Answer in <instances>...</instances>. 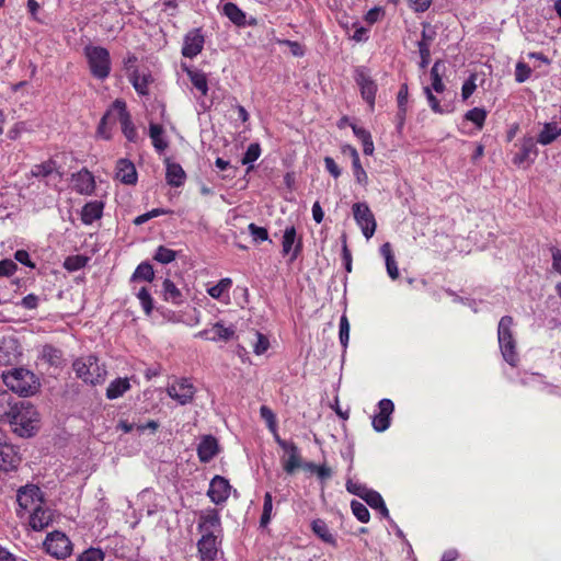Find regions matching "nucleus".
Wrapping results in <instances>:
<instances>
[{
	"label": "nucleus",
	"instance_id": "nucleus-1",
	"mask_svg": "<svg viewBox=\"0 0 561 561\" xmlns=\"http://www.w3.org/2000/svg\"><path fill=\"white\" fill-rule=\"evenodd\" d=\"M3 383L20 397H32L38 392L41 381L30 369L23 367L11 368L1 375Z\"/></svg>",
	"mask_w": 561,
	"mask_h": 561
},
{
	"label": "nucleus",
	"instance_id": "nucleus-2",
	"mask_svg": "<svg viewBox=\"0 0 561 561\" xmlns=\"http://www.w3.org/2000/svg\"><path fill=\"white\" fill-rule=\"evenodd\" d=\"M13 413L7 422L13 427L14 433L21 437H30L35 434L38 423V413L30 402L18 401Z\"/></svg>",
	"mask_w": 561,
	"mask_h": 561
},
{
	"label": "nucleus",
	"instance_id": "nucleus-3",
	"mask_svg": "<svg viewBox=\"0 0 561 561\" xmlns=\"http://www.w3.org/2000/svg\"><path fill=\"white\" fill-rule=\"evenodd\" d=\"M78 378L91 385H98L104 381L106 369L99 364L94 355H87L77 358L72 364Z\"/></svg>",
	"mask_w": 561,
	"mask_h": 561
},
{
	"label": "nucleus",
	"instance_id": "nucleus-4",
	"mask_svg": "<svg viewBox=\"0 0 561 561\" xmlns=\"http://www.w3.org/2000/svg\"><path fill=\"white\" fill-rule=\"evenodd\" d=\"M513 324L514 321L512 317H502L497 327V340L503 358L510 365L515 366L518 362V354L516 351V341L512 332Z\"/></svg>",
	"mask_w": 561,
	"mask_h": 561
},
{
	"label": "nucleus",
	"instance_id": "nucleus-5",
	"mask_svg": "<svg viewBox=\"0 0 561 561\" xmlns=\"http://www.w3.org/2000/svg\"><path fill=\"white\" fill-rule=\"evenodd\" d=\"M16 516L24 519L30 512L45 504L44 493L36 484H25L16 491Z\"/></svg>",
	"mask_w": 561,
	"mask_h": 561
},
{
	"label": "nucleus",
	"instance_id": "nucleus-6",
	"mask_svg": "<svg viewBox=\"0 0 561 561\" xmlns=\"http://www.w3.org/2000/svg\"><path fill=\"white\" fill-rule=\"evenodd\" d=\"M85 56L92 75L98 79H105L110 75L111 61L107 49L100 46H88Z\"/></svg>",
	"mask_w": 561,
	"mask_h": 561
},
{
	"label": "nucleus",
	"instance_id": "nucleus-7",
	"mask_svg": "<svg viewBox=\"0 0 561 561\" xmlns=\"http://www.w3.org/2000/svg\"><path fill=\"white\" fill-rule=\"evenodd\" d=\"M43 546L48 554L59 560L68 558L72 552L70 539L58 530L47 534Z\"/></svg>",
	"mask_w": 561,
	"mask_h": 561
},
{
	"label": "nucleus",
	"instance_id": "nucleus-8",
	"mask_svg": "<svg viewBox=\"0 0 561 561\" xmlns=\"http://www.w3.org/2000/svg\"><path fill=\"white\" fill-rule=\"evenodd\" d=\"M356 224L360 227L366 239H370L376 231V220L366 203H355L352 207Z\"/></svg>",
	"mask_w": 561,
	"mask_h": 561
},
{
	"label": "nucleus",
	"instance_id": "nucleus-9",
	"mask_svg": "<svg viewBox=\"0 0 561 561\" xmlns=\"http://www.w3.org/2000/svg\"><path fill=\"white\" fill-rule=\"evenodd\" d=\"M198 531L202 535H219L221 533V519L215 508L202 511L198 515Z\"/></svg>",
	"mask_w": 561,
	"mask_h": 561
},
{
	"label": "nucleus",
	"instance_id": "nucleus-10",
	"mask_svg": "<svg viewBox=\"0 0 561 561\" xmlns=\"http://www.w3.org/2000/svg\"><path fill=\"white\" fill-rule=\"evenodd\" d=\"M55 518V513L51 508L45 506V504H42L34 511L30 512L26 515V518L28 520V526L34 531H42L45 528H47L49 525L53 524Z\"/></svg>",
	"mask_w": 561,
	"mask_h": 561
},
{
	"label": "nucleus",
	"instance_id": "nucleus-11",
	"mask_svg": "<svg viewBox=\"0 0 561 561\" xmlns=\"http://www.w3.org/2000/svg\"><path fill=\"white\" fill-rule=\"evenodd\" d=\"M355 81L360 89L362 98L373 108L375 105L377 84L367 73L364 68H358L355 71Z\"/></svg>",
	"mask_w": 561,
	"mask_h": 561
},
{
	"label": "nucleus",
	"instance_id": "nucleus-12",
	"mask_svg": "<svg viewBox=\"0 0 561 561\" xmlns=\"http://www.w3.org/2000/svg\"><path fill=\"white\" fill-rule=\"evenodd\" d=\"M167 393L170 398L184 405L193 400L195 388L187 379H180L168 386Z\"/></svg>",
	"mask_w": 561,
	"mask_h": 561
},
{
	"label": "nucleus",
	"instance_id": "nucleus-13",
	"mask_svg": "<svg viewBox=\"0 0 561 561\" xmlns=\"http://www.w3.org/2000/svg\"><path fill=\"white\" fill-rule=\"evenodd\" d=\"M231 485L226 478L215 476L209 483L207 495L213 503L219 505L228 500Z\"/></svg>",
	"mask_w": 561,
	"mask_h": 561
},
{
	"label": "nucleus",
	"instance_id": "nucleus-14",
	"mask_svg": "<svg viewBox=\"0 0 561 561\" xmlns=\"http://www.w3.org/2000/svg\"><path fill=\"white\" fill-rule=\"evenodd\" d=\"M205 43L202 28H193L184 36L182 55L186 58L196 57L203 49Z\"/></svg>",
	"mask_w": 561,
	"mask_h": 561
},
{
	"label": "nucleus",
	"instance_id": "nucleus-15",
	"mask_svg": "<svg viewBox=\"0 0 561 561\" xmlns=\"http://www.w3.org/2000/svg\"><path fill=\"white\" fill-rule=\"evenodd\" d=\"M379 413L374 415L371 425L376 432H385L390 426V415L394 410L390 399H382L378 403Z\"/></svg>",
	"mask_w": 561,
	"mask_h": 561
},
{
	"label": "nucleus",
	"instance_id": "nucleus-16",
	"mask_svg": "<svg viewBox=\"0 0 561 561\" xmlns=\"http://www.w3.org/2000/svg\"><path fill=\"white\" fill-rule=\"evenodd\" d=\"M113 110L117 111L118 121L122 125V131L129 141H135L137 138V130L131 122L130 115L126 110V104L122 100H115Z\"/></svg>",
	"mask_w": 561,
	"mask_h": 561
},
{
	"label": "nucleus",
	"instance_id": "nucleus-17",
	"mask_svg": "<svg viewBox=\"0 0 561 561\" xmlns=\"http://www.w3.org/2000/svg\"><path fill=\"white\" fill-rule=\"evenodd\" d=\"M234 335L233 328H227L222 323L217 322L210 329L199 331L195 334L196 337L207 341H229Z\"/></svg>",
	"mask_w": 561,
	"mask_h": 561
},
{
	"label": "nucleus",
	"instance_id": "nucleus-18",
	"mask_svg": "<svg viewBox=\"0 0 561 561\" xmlns=\"http://www.w3.org/2000/svg\"><path fill=\"white\" fill-rule=\"evenodd\" d=\"M21 356L20 345L15 339H3L0 343V365H11Z\"/></svg>",
	"mask_w": 561,
	"mask_h": 561
},
{
	"label": "nucleus",
	"instance_id": "nucleus-19",
	"mask_svg": "<svg viewBox=\"0 0 561 561\" xmlns=\"http://www.w3.org/2000/svg\"><path fill=\"white\" fill-rule=\"evenodd\" d=\"M20 462L21 457L19 456L15 447L10 444L0 443V470L5 472L15 470Z\"/></svg>",
	"mask_w": 561,
	"mask_h": 561
},
{
	"label": "nucleus",
	"instance_id": "nucleus-20",
	"mask_svg": "<svg viewBox=\"0 0 561 561\" xmlns=\"http://www.w3.org/2000/svg\"><path fill=\"white\" fill-rule=\"evenodd\" d=\"M279 447L287 454V459L283 461V469L288 473L291 474L294 471L304 465L301 463V458L299 454V449L297 445L291 443H280Z\"/></svg>",
	"mask_w": 561,
	"mask_h": 561
},
{
	"label": "nucleus",
	"instance_id": "nucleus-21",
	"mask_svg": "<svg viewBox=\"0 0 561 561\" xmlns=\"http://www.w3.org/2000/svg\"><path fill=\"white\" fill-rule=\"evenodd\" d=\"M219 453L218 440L213 435H204L197 446V456L202 462H209Z\"/></svg>",
	"mask_w": 561,
	"mask_h": 561
},
{
	"label": "nucleus",
	"instance_id": "nucleus-22",
	"mask_svg": "<svg viewBox=\"0 0 561 561\" xmlns=\"http://www.w3.org/2000/svg\"><path fill=\"white\" fill-rule=\"evenodd\" d=\"M197 548L203 561L215 560L218 552V535H202Z\"/></svg>",
	"mask_w": 561,
	"mask_h": 561
},
{
	"label": "nucleus",
	"instance_id": "nucleus-23",
	"mask_svg": "<svg viewBox=\"0 0 561 561\" xmlns=\"http://www.w3.org/2000/svg\"><path fill=\"white\" fill-rule=\"evenodd\" d=\"M75 190L82 195H91L95 190L94 176L87 169L72 175Z\"/></svg>",
	"mask_w": 561,
	"mask_h": 561
},
{
	"label": "nucleus",
	"instance_id": "nucleus-24",
	"mask_svg": "<svg viewBox=\"0 0 561 561\" xmlns=\"http://www.w3.org/2000/svg\"><path fill=\"white\" fill-rule=\"evenodd\" d=\"M537 156L538 149L535 139L527 137L522 140L519 151L515 154L513 161L520 165L525 162H534Z\"/></svg>",
	"mask_w": 561,
	"mask_h": 561
},
{
	"label": "nucleus",
	"instance_id": "nucleus-25",
	"mask_svg": "<svg viewBox=\"0 0 561 561\" xmlns=\"http://www.w3.org/2000/svg\"><path fill=\"white\" fill-rule=\"evenodd\" d=\"M116 178L124 184H135L137 182V171L134 163L127 159H119L116 164Z\"/></svg>",
	"mask_w": 561,
	"mask_h": 561
},
{
	"label": "nucleus",
	"instance_id": "nucleus-26",
	"mask_svg": "<svg viewBox=\"0 0 561 561\" xmlns=\"http://www.w3.org/2000/svg\"><path fill=\"white\" fill-rule=\"evenodd\" d=\"M561 136V127L557 122L545 123L541 131L538 134L537 142L542 146L552 144Z\"/></svg>",
	"mask_w": 561,
	"mask_h": 561
},
{
	"label": "nucleus",
	"instance_id": "nucleus-27",
	"mask_svg": "<svg viewBox=\"0 0 561 561\" xmlns=\"http://www.w3.org/2000/svg\"><path fill=\"white\" fill-rule=\"evenodd\" d=\"M130 388L131 385L128 378L118 377L110 382L105 396L108 400H115L123 397Z\"/></svg>",
	"mask_w": 561,
	"mask_h": 561
},
{
	"label": "nucleus",
	"instance_id": "nucleus-28",
	"mask_svg": "<svg viewBox=\"0 0 561 561\" xmlns=\"http://www.w3.org/2000/svg\"><path fill=\"white\" fill-rule=\"evenodd\" d=\"M129 81L138 94L147 95L149 93L148 87L152 82V76L150 72H140L135 69L129 75Z\"/></svg>",
	"mask_w": 561,
	"mask_h": 561
},
{
	"label": "nucleus",
	"instance_id": "nucleus-29",
	"mask_svg": "<svg viewBox=\"0 0 561 561\" xmlns=\"http://www.w3.org/2000/svg\"><path fill=\"white\" fill-rule=\"evenodd\" d=\"M103 214V203L99 201H92L87 203L81 211V220L84 225H91L95 220L100 219Z\"/></svg>",
	"mask_w": 561,
	"mask_h": 561
},
{
	"label": "nucleus",
	"instance_id": "nucleus-30",
	"mask_svg": "<svg viewBox=\"0 0 561 561\" xmlns=\"http://www.w3.org/2000/svg\"><path fill=\"white\" fill-rule=\"evenodd\" d=\"M165 179L169 185L180 187L184 184L186 174L179 163H171L167 160Z\"/></svg>",
	"mask_w": 561,
	"mask_h": 561
},
{
	"label": "nucleus",
	"instance_id": "nucleus-31",
	"mask_svg": "<svg viewBox=\"0 0 561 561\" xmlns=\"http://www.w3.org/2000/svg\"><path fill=\"white\" fill-rule=\"evenodd\" d=\"M311 529L314 533V535L317 537H319L323 542L329 543L333 547H336V545H337L336 538L331 533L329 526L327 525V523L323 519L317 518V519L312 520Z\"/></svg>",
	"mask_w": 561,
	"mask_h": 561
},
{
	"label": "nucleus",
	"instance_id": "nucleus-32",
	"mask_svg": "<svg viewBox=\"0 0 561 561\" xmlns=\"http://www.w3.org/2000/svg\"><path fill=\"white\" fill-rule=\"evenodd\" d=\"M351 127L356 138L363 145V152L366 156H371L374 153L375 146L370 133L367 129L357 126L356 124H351Z\"/></svg>",
	"mask_w": 561,
	"mask_h": 561
},
{
	"label": "nucleus",
	"instance_id": "nucleus-33",
	"mask_svg": "<svg viewBox=\"0 0 561 561\" xmlns=\"http://www.w3.org/2000/svg\"><path fill=\"white\" fill-rule=\"evenodd\" d=\"M163 299L173 305H181L184 302L182 291L175 286V284L169 278L164 279L163 284Z\"/></svg>",
	"mask_w": 561,
	"mask_h": 561
},
{
	"label": "nucleus",
	"instance_id": "nucleus-34",
	"mask_svg": "<svg viewBox=\"0 0 561 561\" xmlns=\"http://www.w3.org/2000/svg\"><path fill=\"white\" fill-rule=\"evenodd\" d=\"M14 397L7 390H0V421L7 422L16 404Z\"/></svg>",
	"mask_w": 561,
	"mask_h": 561
},
{
	"label": "nucleus",
	"instance_id": "nucleus-35",
	"mask_svg": "<svg viewBox=\"0 0 561 561\" xmlns=\"http://www.w3.org/2000/svg\"><path fill=\"white\" fill-rule=\"evenodd\" d=\"M41 359L47 363L49 366L58 367L62 363V352L61 350L46 344L42 347L41 351Z\"/></svg>",
	"mask_w": 561,
	"mask_h": 561
},
{
	"label": "nucleus",
	"instance_id": "nucleus-36",
	"mask_svg": "<svg viewBox=\"0 0 561 561\" xmlns=\"http://www.w3.org/2000/svg\"><path fill=\"white\" fill-rule=\"evenodd\" d=\"M444 70L445 66L442 60H436L431 69L432 84L430 88L436 93H443L445 91V84L442 79Z\"/></svg>",
	"mask_w": 561,
	"mask_h": 561
},
{
	"label": "nucleus",
	"instance_id": "nucleus-37",
	"mask_svg": "<svg viewBox=\"0 0 561 561\" xmlns=\"http://www.w3.org/2000/svg\"><path fill=\"white\" fill-rule=\"evenodd\" d=\"M224 14L237 26L245 25V13L233 2H227L222 8Z\"/></svg>",
	"mask_w": 561,
	"mask_h": 561
},
{
	"label": "nucleus",
	"instance_id": "nucleus-38",
	"mask_svg": "<svg viewBox=\"0 0 561 561\" xmlns=\"http://www.w3.org/2000/svg\"><path fill=\"white\" fill-rule=\"evenodd\" d=\"M149 136L158 152H162L168 148V141L163 138V128L161 125L151 123L149 125Z\"/></svg>",
	"mask_w": 561,
	"mask_h": 561
},
{
	"label": "nucleus",
	"instance_id": "nucleus-39",
	"mask_svg": "<svg viewBox=\"0 0 561 561\" xmlns=\"http://www.w3.org/2000/svg\"><path fill=\"white\" fill-rule=\"evenodd\" d=\"M154 278V271L150 263L142 262L140 263L130 277V283H135L137 280L152 282Z\"/></svg>",
	"mask_w": 561,
	"mask_h": 561
},
{
	"label": "nucleus",
	"instance_id": "nucleus-40",
	"mask_svg": "<svg viewBox=\"0 0 561 561\" xmlns=\"http://www.w3.org/2000/svg\"><path fill=\"white\" fill-rule=\"evenodd\" d=\"M56 171V162L54 160H47L43 163L35 164L30 171V175L33 178H47Z\"/></svg>",
	"mask_w": 561,
	"mask_h": 561
},
{
	"label": "nucleus",
	"instance_id": "nucleus-41",
	"mask_svg": "<svg viewBox=\"0 0 561 561\" xmlns=\"http://www.w3.org/2000/svg\"><path fill=\"white\" fill-rule=\"evenodd\" d=\"M187 76L192 84L202 93V95H206L208 92L206 75L199 70H187Z\"/></svg>",
	"mask_w": 561,
	"mask_h": 561
},
{
	"label": "nucleus",
	"instance_id": "nucleus-42",
	"mask_svg": "<svg viewBox=\"0 0 561 561\" xmlns=\"http://www.w3.org/2000/svg\"><path fill=\"white\" fill-rule=\"evenodd\" d=\"M232 286V279L229 277L221 278L216 285L207 288V294L214 299H220Z\"/></svg>",
	"mask_w": 561,
	"mask_h": 561
},
{
	"label": "nucleus",
	"instance_id": "nucleus-43",
	"mask_svg": "<svg viewBox=\"0 0 561 561\" xmlns=\"http://www.w3.org/2000/svg\"><path fill=\"white\" fill-rule=\"evenodd\" d=\"M135 296L138 298L144 312L147 316H150L153 310V299L147 287L142 286L140 289L135 291Z\"/></svg>",
	"mask_w": 561,
	"mask_h": 561
},
{
	"label": "nucleus",
	"instance_id": "nucleus-44",
	"mask_svg": "<svg viewBox=\"0 0 561 561\" xmlns=\"http://www.w3.org/2000/svg\"><path fill=\"white\" fill-rule=\"evenodd\" d=\"M302 468L307 471L316 473L321 481H325L332 477V470L327 465L306 462L304 463Z\"/></svg>",
	"mask_w": 561,
	"mask_h": 561
},
{
	"label": "nucleus",
	"instance_id": "nucleus-45",
	"mask_svg": "<svg viewBox=\"0 0 561 561\" xmlns=\"http://www.w3.org/2000/svg\"><path fill=\"white\" fill-rule=\"evenodd\" d=\"M295 241H296V228L294 226L287 227L284 231L283 241H282L284 255H287L290 253Z\"/></svg>",
	"mask_w": 561,
	"mask_h": 561
},
{
	"label": "nucleus",
	"instance_id": "nucleus-46",
	"mask_svg": "<svg viewBox=\"0 0 561 561\" xmlns=\"http://www.w3.org/2000/svg\"><path fill=\"white\" fill-rule=\"evenodd\" d=\"M466 119L472 122L479 129L483 127L486 118V112L483 108L474 107L465 115Z\"/></svg>",
	"mask_w": 561,
	"mask_h": 561
},
{
	"label": "nucleus",
	"instance_id": "nucleus-47",
	"mask_svg": "<svg viewBox=\"0 0 561 561\" xmlns=\"http://www.w3.org/2000/svg\"><path fill=\"white\" fill-rule=\"evenodd\" d=\"M88 261L89 259L83 255L68 256L64 263V266L66 270L73 272L83 268L87 265Z\"/></svg>",
	"mask_w": 561,
	"mask_h": 561
},
{
	"label": "nucleus",
	"instance_id": "nucleus-48",
	"mask_svg": "<svg viewBox=\"0 0 561 561\" xmlns=\"http://www.w3.org/2000/svg\"><path fill=\"white\" fill-rule=\"evenodd\" d=\"M176 257L174 250L168 249L163 245L158 247L153 259L162 264H169Z\"/></svg>",
	"mask_w": 561,
	"mask_h": 561
},
{
	"label": "nucleus",
	"instance_id": "nucleus-49",
	"mask_svg": "<svg viewBox=\"0 0 561 561\" xmlns=\"http://www.w3.org/2000/svg\"><path fill=\"white\" fill-rule=\"evenodd\" d=\"M351 508L355 517L362 523H368L370 514L366 505L358 501H352Z\"/></svg>",
	"mask_w": 561,
	"mask_h": 561
},
{
	"label": "nucleus",
	"instance_id": "nucleus-50",
	"mask_svg": "<svg viewBox=\"0 0 561 561\" xmlns=\"http://www.w3.org/2000/svg\"><path fill=\"white\" fill-rule=\"evenodd\" d=\"M253 336L255 339V342L252 345L253 346V352L256 355L264 354L268 350V347H270L268 339L264 334H262V333H260L257 331H255L253 333Z\"/></svg>",
	"mask_w": 561,
	"mask_h": 561
},
{
	"label": "nucleus",
	"instance_id": "nucleus-51",
	"mask_svg": "<svg viewBox=\"0 0 561 561\" xmlns=\"http://www.w3.org/2000/svg\"><path fill=\"white\" fill-rule=\"evenodd\" d=\"M104 553L101 549L89 548L79 554L77 561H103Z\"/></svg>",
	"mask_w": 561,
	"mask_h": 561
},
{
	"label": "nucleus",
	"instance_id": "nucleus-52",
	"mask_svg": "<svg viewBox=\"0 0 561 561\" xmlns=\"http://www.w3.org/2000/svg\"><path fill=\"white\" fill-rule=\"evenodd\" d=\"M260 154H261L260 145L257 142L251 144L248 147L241 162H242V164H250V163L256 161L259 159Z\"/></svg>",
	"mask_w": 561,
	"mask_h": 561
},
{
	"label": "nucleus",
	"instance_id": "nucleus-53",
	"mask_svg": "<svg viewBox=\"0 0 561 561\" xmlns=\"http://www.w3.org/2000/svg\"><path fill=\"white\" fill-rule=\"evenodd\" d=\"M419 53L421 57L420 68L425 69L431 60L430 43L425 41L417 42Z\"/></svg>",
	"mask_w": 561,
	"mask_h": 561
},
{
	"label": "nucleus",
	"instance_id": "nucleus-54",
	"mask_svg": "<svg viewBox=\"0 0 561 561\" xmlns=\"http://www.w3.org/2000/svg\"><path fill=\"white\" fill-rule=\"evenodd\" d=\"M112 111H108L104 114V116L102 117L100 124H99V127H98V135L104 139H110L111 138V133H110V128H108V124L111 123L112 121ZM114 122H112L113 124Z\"/></svg>",
	"mask_w": 561,
	"mask_h": 561
},
{
	"label": "nucleus",
	"instance_id": "nucleus-55",
	"mask_svg": "<svg viewBox=\"0 0 561 561\" xmlns=\"http://www.w3.org/2000/svg\"><path fill=\"white\" fill-rule=\"evenodd\" d=\"M352 167H353V173L356 179V182L363 186H366L368 183V175H367L366 171L364 170V168L362 167L360 160L357 159V160L353 161Z\"/></svg>",
	"mask_w": 561,
	"mask_h": 561
},
{
	"label": "nucleus",
	"instance_id": "nucleus-56",
	"mask_svg": "<svg viewBox=\"0 0 561 561\" xmlns=\"http://www.w3.org/2000/svg\"><path fill=\"white\" fill-rule=\"evenodd\" d=\"M531 75L530 67L525 62H517L515 68V80L518 83H523L529 79Z\"/></svg>",
	"mask_w": 561,
	"mask_h": 561
},
{
	"label": "nucleus",
	"instance_id": "nucleus-57",
	"mask_svg": "<svg viewBox=\"0 0 561 561\" xmlns=\"http://www.w3.org/2000/svg\"><path fill=\"white\" fill-rule=\"evenodd\" d=\"M340 342L343 345V347L347 346L348 340H350V322L345 314H343L340 319Z\"/></svg>",
	"mask_w": 561,
	"mask_h": 561
},
{
	"label": "nucleus",
	"instance_id": "nucleus-58",
	"mask_svg": "<svg viewBox=\"0 0 561 561\" xmlns=\"http://www.w3.org/2000/svg\"><path fill=\"white\" fill-rule=\"evenodd\" d=\"M363 500L371 508H375V510H378L380 507V505L383 503L381 495L377 491H374V490H368L367 492H365Z\"/></svg>",
	"mask_w": 561,
	"mask_h": 561
},
{
	"label": "nucleus",
	"instance_id": "nucleus-59",
	"mask_svg": "<svg viewBox=\"0 0 561 561\" xmlns=\"http://www.w3.org/2000/svg\"><path fill=\"white\" fill-rule=\"evenodd\" d=\"M249 232L255 242L266 241L268 239V232L265 228L259 227L255 224L248 226Z\"/></svg>",
	"mask_w": 561,
	"mask_h": 561
},
{
	"label": "nucleus",
	"instance_id": "nucleus-60",
	"mask_svg": "<svg viewBox=\"0 0 561 561\" xmlns=\"http://www.w3.org/2000/svg\"><path fill=\"white\" fill-rule=\"evenodd\" d=\"M260 414L261 417L267 423L268 428L272 432H276V420L273 411L268 407L262 405L260 408Z\"/></svg>",
	"mask_w": 561,
	"mask_h": 561
},
{
	"label": "nucleus",
	"instance_id": "nucleus-61",
	"mask_svg": "<svg viewBox=\"0 0 561 561\" xmlns=\"http://www.w3.org/2000/svg\"><path fill=\"white\" fill-rule=\"evenodd\" d=\"M433 91L434 90H432L430 87H425L424 88V93L426 95L428 105H430V107H431V110L433 112L438 113V114H443V113H445V111L440 106L439 101L437 100V98L433 94Z\"/></svg>",
	"mask_w": 561,
	"mask_h": 561
},
{
	"label": "nucleus",
	"instance_id": "nucleus-62",
	"mask_svg": "<svg viewBox=\"0 0 561 561\" xmlns=\"http://www.w3.org/2000/svg\"><path fill=\"white\" fill-rule=\"evenodd\" d=\"M342 259L347 273L352 272V254L347 247L346 234L342 236Z\"/></svg>",
	"mask_w": 561,
	"mask_h": 561
},
{
	"label": "nucleus",
	"instance_id": "nucleus-63",
	"mask_svg": "<svg viewBox=\"0 0 561 561\" xmlns=\"http://www.w3.org/2000/svg\"><path fill=\"white\" fill-rule=\"evenodd\" d=\"M346 490L350 493L355 494V495L359 496L360 499H363V496L365 495V492H367L369 489H367L365 485H363L358 482H354L353 480H347Z\"/></svg>",
	"mask_w": 561,
	"mask_h": 561
},
{
	"label": "nucleus",
	"instance_id": "nucleus-64",
	"mask_svg": "<svg viewBox=\"0 0 561 561\" xmlns=\"http://www.w3.org/2000/svg\"><path fill=\"white\" fill-rule=\"evenodd\" d=\"M18 268V265L12 260L0 261V277L12 275Z\"/></svg>",
	"mask_w": 561,
	"mask_h": 561
}]
</instances>
